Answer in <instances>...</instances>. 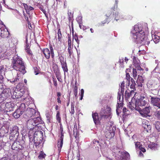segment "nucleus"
Wrapping results in <instances>:
<instances>
[{
    "mask_svg": "<svg viewBox=\"0 0 160 160\" xmlns=\"http://www.w3.org/2000/svg\"><path fill=\"white\" fill-rule=\"evenodd\" d=\"M148 30V25L146 23H138L135 25L131 32L133 35V41L137 43L148 45L150 42L148 41V38L145 32Z\"/></svg>",
    "mask_w": 160,
    "mask_h": 160,
    "instance_id": "nucleus-1",
    "label": "nucleus"
},
{
    "mask_svg": "<svg viewBox=\"0 0 160 160\" xmlns=\"http://www.w3.org/2000/svg\"><path fill=\"white\" fill-rule=\"evenodd\" d=\"M12 64L13 68L19 71L23 75L26 72L24 64L22 58L18 55H15L13 57Z\"/></svg>",
    "mask_w": 160,
    "mask_h": 160,
    "instance_id": "nucleus-2",
    "label": "nucleus"
},
{
    "mask_svg": "<svg viewBox=\"0 0 160 160\" xmlns=\"http://www.w3.org/2000/svg\"><path fill=\"white\" fill-rule=\"evenodd\" d=\"M147 103V99L144 96H138L137 99L133 97L132 98L131 102H129V107L131 109L133 110L139 106H144Z\"/></svg>",
    "mask_w": 160,
    "mask_h": 160,
    "instance_id": "nucleus-3",
    "label": "nucleus"
},
{
    "mask_svg": "<svg viewBox=\"0 0 160 160\" xmlns=\"http://www.w3.org/2000/svg\"><path fill=\"white\" fill-rule=\"evenodd\" d=\"M42 122L41 117H37L34 118L28 119L26 122V125L27 128L29 129H32L34 127L38 126Z\"/></svg>",
    "mask_w": 160,
    "mask_h": 160,
    "instance_id": "nucleus-4",
    "label": "nucleus"
},
{
    "mask_svg": "<svg viewBox=\"0 0 160 160\" xmlns=\"http://www.w3.org/2000/svg\"><path fill=\"white\" fill-rule=\"evenodd\" d=\"M43 137L42 132L38 131L35 132L34 142L36 147L38 146L40 143Z\"/></svg>",
    "mask_w": 160,
    "mask_h": 160,
    "instance_id": "nucleus-5",
    "label": "nucleus"
},
{
    "mask_svg": "<svg viewBox=\"0 0 160 160\" xmlns=\"http://www.w3.org/2000/svg\"><path fill=\"white\" fill-rule=\"evenodd\" d=\"M148 98L151 104L154 106L160 108V98L152 95L149 96Z\"/></svg>",
    "mask_w": 160,
    "mask_h": 160,
    "instance_id": "nucleus-6",
    "label": "nucleus"
},
{
    "mask_svg": "<svg viewBox=\"0 0 160 160\" xmlns=\"http://www.w3.org/2000/svg\"><path fill=\"white\" fill-rule=\"evenodd\" d=\"M121 94L118 93V96L117 97V109L116 110V113L117 115L118 116L119 114L121 112V109L122 107V102L123 100V96H122V100H121Z\"/></svg>",
    "mask_w": 160,
    "mask_h": 160,
    "instance_id": "nucleus-7",
    "label": "nucleus"
},
{
    "mask_svg": "<svg viewBox=\"0 0 160 160\" xmlns=\"http://www.w3.org/2000/svg\"><path fill=\"white\" fill-rule=\"evenodd\" d=\"M18 128L16 126H13L11 129L10 138L12 139L13 138L16 139L19 135Z\"/></svg>",
    "mask_w": 160,
    "mask_h": 160,
    "instance_id": "nucleus-8",
    "label": "nucleus"
},
{
    "mask_svg": "<svg viewBox=\"0 0 160 160\" xmlns=\"http://www.w3.org/2000/svg\"><path fill=\"white\" fill-rule=\"evenodd\" d=\"M22 78L21 74L18 73H17V76L15 78L10 79V82L12 83H14V84L18 83L17 87L19 88H20V86L21 85V84L22 85V83H21V82H22Z\"/></svg>",
    "mask_w": 160,
    "mask_h": 160,
    "instance_id": "nucleus-9",
    "label": "nucleus"
},
{
    "mask_svg": "<svg viewBox=\"0 0 160 160\" xmlns=\"http://www.w3.org/2000/svg\"><path fill=\"white\" fill-rule=\"evenodd\" d=\"M25 147V144H21L20 142L15 141L12 144V148L13 150L18 151L23 150Z\"/></svg>",
    "mask_w": 160,
    "mask_h": 160,
    "instance_id": "nucleus-10",
    "label": "nucleus"
},
{
    "mask_svg": "<svg viewBox=\"0 0 160 160\" xmlns=\"http://www.w3.org/2000/svg\"><path fill=\"white\" fill-rule=\"evenodd\" d=\"M111 114V108L107 107L106 109H102L100 112L101 118H108Z\"/></svg>",
    "mask_w": 160,
    "mask_h": 160,
    "instance_id": "nucleus-11",
    "label": "nucleus"
},
{
    "mask_svg": "<svg viewBox=\"0 0 160 160\" xmlns=\"http://www.w3.org/2000/svg\"><path fill=\"white\" fill-rule=\"evenodd\" d=\"M0 36L2 38H9L8 41H9V39L10 38L9 36V33L7 28H5L4 27L0 28Z\"/></svg>",
    "mask_w": 160,
    "mask_h": 160,
    "instance_id": "nucleus-12",
    "label": "nucleus"
},
{
    "mask_svg": "<svg viewBox=\"0 0 160 160\" xmlns=\"http://www.w3.org/2000/svg\"><path fill=\"white\" fill-rule=\"evenodd\" d=\"M151 109V107L149 106L139 111L140 114L143 117H150V115L149 114L150 112V110Z\"/></svg>",
    "mask_w": 160,
    "mask_h": 160,
    "instance_id": "nucleus-13",
    "label": "nucleus"
},
{
    "mask_svg": "<svg viewBox=\"0 0 160 160\" xmlns=\"http://www.w3.org/2000/svg\"><path fill=\"white\" fill-rule=\"evenodd\" d=\"M142 127L144 128L145 131L147 132H151V126L150 122L146 120H143L142 121Z\"/></svg>",
    "mask_w": 160,
    "mask_h": 160,
    "instance_id": "nucleus-14",
    "label": "nucleus"
},
{
    "mask_svg": "<svg viewBox=\"0 0 160 160\" xmlns=\"http://www.w3.org/2000/svg\"><path fill=\"white\" fill-rule=\"evenodd\" d=\"M8 155H9L10 160H20L22 158V153H15L13 155H12L11 153H8Z\"/></svg>",
    "mask_w": 160,
    "mask_h": 160,
    "instance_id": "nucleus-15",
    "label": "nucleus"
},
{
    "mask_svg": "<svg viewBox=\"0 0 160 160\" xmlns=\"http://www.w3.org/2000/svg\"><path fill=\"white\" fill-rule=\"evenodd\" d=\"M4 110L6 112H10L13 111L14 109V104L11 102H6L4 105Z\"/></svg>",
    "mask_w": 160,
    "mask_h": 160,
    "instance_id": "nucleus-16",
    "label": "nucleus"
},
{
    "mask_svg": "<svg viewBox=\"0 0 160 160\" xmlns=\"http://www.w3.org/2000/svg\"><path fill=\"white\" fill-rule=\"evenodd\" d=\"M36 111L32 108H28L26 111V114L28 117H31L36 113Z\"/></svg>",
    "mask_w": 160,
    "mask_h": 160,
    "instance_id": "nucleus-17",
    "label": "nucleus"
},
{
    "mask_svg": "<svg viewBox=\"0 0 160 160\" xmlns=\"http://www.w3.org/2000/svg\"><path fill=\"white\" fill-rule=\"evenodd\" d=\"M10 93L9 90L7 89H4L2 92L1 94V96L3 98V99H6L10 96Z\"/></svg>",
    "mask_w": 160,
    "mask_h": 160,
    "instance_id": "nucleus-18",
    "label": "nucleus"
},
{
    "mask_svg": "<svg viewBox=\"0 0 160 160\" xmlns=\"http://www.w3.org/2000/svg\"><path fill=\"white\" fill-rule=\"evenodd\" d=\"M92 115L94 122L95 124H98L99 123L100 119L99 118L98 113H92Z\"/></svg>",
    "mask_w": 160,
    "mask_h": 160,
    "instance_id": "nucleus-19",
    "label": "nucleus"
},
{
    "mask_svg": "<svg viewBox=\"0 0 160 160\" xmlns=\"http://www.w3.org/2000/svg\"><path fill=\"white\" fill-rule=\"evenodd\" d=\"M133 63L134 66L139 71L143 70V69L140 66L139 61H137L136 59L134 58Z\"/></svg>",
    "mask_w": 160,
    "mask_h": 160,
    "instance_id": "nucleus-20",
    "label": "nucleus"
},
{
    "mask_svg": "<svg viewBox=\"0 0 160 160\" xmlns=\"http://www.w3.org/2000/svg\"><path fill=\"white\" fill-rule=\"evenodd\" d=\"M42 52L47 59H48L50 58L51 52L47 48L43 49Z\"/></svg>",
    "mask_w": 160,
    "mask_h": 160,
    "instance_id": "nucleus-21",
    "label": "nucleus"
},
{
    "mask_svg": "<svg viewBox=\"0 0 160 160\" xmlns=\"http://www.w3.org/2000/svg\"><path fill=\"white\" fill-rule=\"evenodd\" d=\"M144 81V79H143L142 76L138 75V78L137 81V83L138 86L139 87H142Z\"/></svg>",
    "mask_w": 160,
    "mask_h": 160,
    "instance_id": "nucleus-22",
    "label": "nucleus"
},
{
    "mask_svg": "<svg viewBox=\"0 0 160 160\" xmlns=\"http://www.w3.org/2000/svg\"><path fill=\"white\" fill-rule=\"evenodd\" d=\"M152 39L151 40V42L152 43L154 42L155 44H157L159 41L160 37L159 36L155 34L152 35Z\"/></svg>",
    "mask_w": 160,
    "mask_h": 160,
    "instance_id": "nucleus-23",
    "label": "nucleus"
},
{
    "mask_svg": "<svg viewBox=\"0 0 160 160\" xmlns=\"http://www.w3.org/2000/svg\"><path fill=\"white\" fill-rule=\"evenodd\" d=\"M60 138L58 141V146L59 148L61 149L63 145L64 135L63 134H60Z\"/></svg>",
    "mask_w": 160,
    "mask_h": 160,
    "instance_id": "nucleus-24",
    "label": "nucleus"
},
{
    "mask_svg": "<svg viewBox=\"0 0 160 160\" xmlns=\"http://www.w3.org/2000/svg\"><path fill=\"white\" fill-rule=\"evenodd\" d=\"M24 92H25L24 90H22L21 91H18L17 92H15L13 94L15 98H18L23 97Z\"/></svg>",
    "mask_w": 160,
    "mask_h": 160,
    "instance_id": "nucleus-25",
    "label": "nucleus"
},
{
    "mask_svg": "<svg viewBox=\"0 0 160 160\" xmlns=\"http://www.w3.org/2000/svg\"><path fill=\"white\" fill-rule=\"evenodd\" d=\"M22 113H23L21 111L17 109L15 112L13 113V116L15 118H19Z\"/></svg>",
    "mask_w": 160,
    "mask_h": 160,
    "instance_id": "nucleus-26",
    "label": "nucleus"
},
{
    "mask_svg": "<svg viewBox=\"0 0 160 160\" xmlns=\"http://www.w3.org/2000/svg\"><path fill=\"white\" fill-rule=\"evenodd\" d=\"M158 147L157 144L151 142L148 145V147L152 150H155Z\"/></svg>",
    "mask_w": 160,
    "mask_h": 160,
    "instance_id": "nucleus-27",
    "label": "nucleus"
},
{
    "mask_svg": "<svg viewBox=\"0 0 160 160\" xmlns=\"http://www.w3.org/2000/svg\"><path fill=\"white\" fill-rule=\"evenodd\" d=\"M115 133L113 132H110L107 131L106 132L105 136L107 138H113L114 136Z\"/></svg>",
    "mask_w": 160,
    "mask_h": 160,
    "instance_id": "nucleus-28",
    "label": "nucleus"
},
{
    "mask_svg": "<svg viewBox=\"0 0 160 160\" xmlns=\"http://www.w3.org/2000/svg\"><path fill=\"white\" fill-rule=\"evenodd\" d=\"M8 130L6 129L2 128L0 130V137H3L5 135V134L8 133Z\"/></svg>",
    "mask_w": 160,
    "mask_h": 160,
    "instance_id": "nucleus-29",
    "label": "nucleus"
},
{
    "mask_svg": "<svg viewBox=\"0 0 160 160\" xmlns=\"http://www.w3.org/2000/svg\"><path fill=\"white\" fill-rule=\"evenodd\" d=\"M122 155L124 157L125 159L122 158V160H128L129 159L130 155L128 152L126 151L124 152Z\"/></svg>",
    "mask_w": 160,
    "mask_h": 160,
    "instance_id": "nucleus-30",
    "label": "nucleus"
},
{
    "mask_svg": "<svg viewBox=\"0 0 160 160\" xmlns=\"http://www.w3.org/2000/svg\"><path fill=\"white\" fill-rule=\"evenodd\" d=\"M25 108L26 106L25 104L24 103H22L20 104L19 108L18 109L21 111L23 113L25 111Z\"/></svg>",
    "mask_w": 160,
    "mask_h": 160,
    "instance_id": "nucleus-31",
    "label": "nucleus"
},
{
    "mask_svg": "<svg viewBox=\"0 0 160 160\" xmlns=\"http://www.w3.org/2000/svg\"><path fill=\"white\" fill-rule=\"evenodd\" d=\"M73 92L75 98H77L78 97V87L77 81L75 83V86L73 88Z\"/></svg>",
    "mask_w": 160,
    "mask_h": 160,
    "instance_id": "nucleus-32",
    "label": "nucleus"
},
{
    "mask_svg": "<svg viewBox=\"0 0 160 160\" xmlns=\"http://www.w3.org/2000/svg\"><path fill=\"white\" fill-rule=\"evenodd\" d=\"M53 71L56 76L60 74L59 70L57 65H55L53 67Z\"/></svg>",
    "mask_w": 160,
    "mask_h": 160,
    "instance_id": "nucleus-33",
    "label": "nucleus"
},
{
    "mask_svg": "<svg viewBox=\"0 0 160 160\" xmlns=\"http://www.w3.org/2000/svg\"><path fill=\"white\" fill-rule=\"evenodd\" d=\"M107 128L108 131L110 132H113L115 133L116 128L114 125H110L109 127H107Z\"/></svg>",
    "mask_w": 160,
    "mask_h": 160,
    "instance_id": "nucleus-34",
    "label": "nucleus"
},
{
    "mask_svg": "<svg viewBox=\"0 0 160 160\" xmlns=\"http://www.w3.org/2000/svg\"><path fill=\"white\" fill-rule=\"evenodd\" d=\"M122 19V16H121V14L118 12H117L115 14V19L118 21L119 19Z\"/></svg>",
    "mask_w": 160,
    "mask_h": 160,
    "instance_id": "nucleus-35",
    "label": "nucleus"
},
{
    "mask_svg": "<svg viewBox=\"0 0 160 160\" xmlns=\"http://www.w3.org/2000/svg\"><path fill=\"white\" fill-rule=\"evenodd\" d=\"M131 84L130 85V88L133 90H135L136 84L135 82V81L133 78H132L131 79Z\"/></svg>",
    "mask_w": 160,
    "mask_h": 160,
    "instance_id": "nucleus-36",
    "label": "nucleus"
},
{
    "mask_svg": "<svg viewBox=\"0 0 160 160\" xmlns=\"http://www.w3.org/2000/svg\"><path fill=\"white\" fill-rule=\"evenodd\" d=\"M73 35V39H74L77 44H78V45L79 44V40L78 39V36L76 34H75V35H74L73 32L72 33Z\"/></svg>",
    "mask_w": 160,
    "mask_h": 160,
    "instance_id": "nucleus-37",
    "label": "nucleus"
},
{
    "mask_svg": "<svg viewBox=\"0 0 160 160\" xmlns=\"http://www.w3.org/2000/svg\"><path fill=\"white\" fill-rule=\"evenodd\" d=\"M62 66L65 73V72H68V69L67 66V64L66 62H65L64 64H62Z\"/></svg>",
    "mask_w": 160,
    "mask_h": 160,
    "instance_id": "nucleus-38",
    "label": "nucleus"
},
{
    "mask_svg": "<svg viewBox=\"0 0 160 160\" xmlns=\"http://www.w3.org/2000/svg\"><path fill=\"white\" fill-rule=\"evenodd\" d=\"M155 126L157 130L159 132H160V122H155Z\"/></svg>",
    "mask_w": 160,
    "mask_h": 160,
    "instance_id": "nucleus-39",
    "label": "nucleus"
},
{
    "mask_svg": "<svg viewBox=\"0 0 160 160\" xmlns=\"http://www.w3.org/2000/svg\"><path fill=\"white\" fill-rule=\"evenodd\" d=\"M124 82H122V83H121V86H120V88H121V93L123 94V93L124 92Z\"/></svg>",
    "mask_w": 160,
    "mask_h": 160,
    "instance_id": "nucleus-40",
    "label": "nucleus"
},
{
    "mask_svg": "<svg viewBox=\"0 0 160 160\" xmlns=\"http://www.w3.org/2000/svg\"><path fill=\"white\" fill-rule=\"evenodd\" d=\"M126 78L127 81V85L129 86L130 84V77L129 74L128 73H126Z\"/></svg>",
    "mask_w": 160,
    "mask_h": 160,
    "instance_id": "nucleus-41",
    "label": "nucleus"
},
{
    "mask_svg": "<svg viewBox=\"0 0 160 160\" xmlns=\"http://www.w3.org/2000/svg\"><path fill=\"white\" fill-rule=\"evenodd\" d=\"M46 156V154L42 151H41L40 153L38 158L39 159H42L44 158Z\"/></svg>",
    "mask_w": 160,
    "mask_h": 160,
    "instance_id": "nucleus-42",
    "label": "nucleus"
},
{
    "mask_svg": "<svg viewBox=\"0 0 160 160\" xmlns=\"http://www.w3.org/2000/svg\"><path fill=\"white\" fill-rule=\"evenodd\" d=\"M131 94L129 91H126L125 92V97L126 98L128 99L131 96Z\"/></svg>",
    "mask_w": 160,
    "mask_h": 160,
    "instance_id": "nucleus-43",
    "label": "nucleus"
},
{
    "mask_svg": "<svg viewBox=\"0 0 160 160\" xmlns=\"http://www.w3.org/2000/svg\"><path fill=\"white\" fill-rule=\"evenodd\" d=\"M70 113L73 114L74 113V105L73 103H71V111H70Z\"/></svg>",
    "mask_w": 160,
    "mask_h": 160,
    "instance_id": "nucleus-44",
    "label": "nucleus"
},
{
    "mask_svg": "<svg viewBox=\"0 0 160 160\" xmlns=\"http://www.w3.org/2000/svg\"><path fill=\"white\" fill-rule=\"evenodd\" d=\"M73 47H68V52L69 54V56H71L72 54L73 53L72 49Z\"/></svg>",
    "mask_w": 160,
    "mask_h": 160,
    "instance_id": "nucleus-45",
    "label": "nucleus"
},
{
    "mask_svg": "<svg viewBox=\"0 0 160 160\" xmlns=\"http://www.w3.org/2000/svg\"><path fill=\"white\" fill-rule=\"evenodd\" d=\"M82 17L79 16L76 18V20L78 22L79 24L82 23Z\"/></svg>",
    "mask_w": 160,
    "mask_h": 160,
    "instance_id": "nucleus-46",
    "label": "nucleus"
},
{
    "mask_svg": "<svg viewBox=\"0 0 160 160\" xmlns=\"http://www.w3.org/2000/svg\"><path fill=\"white\" fill-rule=\"evenodd\" d=\"M92 144H96V145H98L101 146V144L100 143L99 141L95 139H94L92 143Z\"/></svg>",
    "mask_w": 160,
    "mask_h": 160,
    "instance_id": "nucleus-47",
    "label": "nucleus"
},
{
    "mask_svg": "<svg viewBox=\"0 0 160 160\" xmlns=\"http://www.w3.org/2000/svg\"><path fill=\"white\" fill-rule=\"evenodd\" d=\"M132 73L134 78H136L137 76V72L136 69H133Z\"/></svg>",
    "mask_w": 160,
    "mask_h": 160,
    "instance_id": "nucleus-48",
    "label": "nucleus"
},
{
    "mask_svg": "<svg viewBox=\"0 0 160 160\" xmlns=\"http://www.w3.org/2000/svg\"><path fill=\"white\" fill-rule=\"evenodd\" d=\"M0 160H10V158L9 157V155L7 154V155L2 158Z\"/></svg>",
    "mask_w": 160,
    "mask_h": 160,
    "instance_id": "nucleus-49",
    "label": "nucleus"
},
{
    "mask_svg": "<svg viewBox=\"0 0 160 160\" xmlns=\"http://www.w3.org/2000/svg\"><path fill=\"white\" fill-rule=\"evenodd\" d=\"M58 38L59 41H60L62 37V34L60 29H59L58 31Z\"/></svg>",
    "mask_w": 160,
    "mask_h": 160,
    "instance_id": "nucleus-50",
    "label": "nucleus"
},
{
    "mask_svg": "<svg viewBox=\"0 0 160 160\" xmlns=\"http://www.w3.org/2000/svg\"><path fill=\"white\" fill-rule=\"evenodd\" d=\"M50 52H51V55L52 57L53 58L54 57V51L53 49V48L52 46L50 47Z\"/></svg>",
    "mask_w": 160,
    "mask_h": 160,
    "instance_id": "nucleus-51",
    "label": "nucleus"
},
{
    "mask_svg": "<svg viewBox=\"0 0 160 160\" xmlns=\"http://www.w3.org/2000/svg\"><path fill=\"white\" fill-rule=\"evenodd\" d=\"M29 138L30 142H32L33 141V142H34V134L33 136L29 135Z\"/></svg>",
    "mask_w": 160,
    "mask_h": 160,
    "instance_id": "nucleus-52",
    "label": "nucleus"
},
{
    "mask_svg": "<svg viewBox=\"0 0 160 160\" xmlns=\"http://www.w3.org/2000/svg\"><path fill=\"white\" fill-rule=\"evenodd\" d=\"M135 145L136 148H139V146L141 147L142 146L141 145L140 142H135Z\"/></svg>",
    "mask_w": 160,
    "mask_h": 160,
    "instance_id": "nucleus-53",
    "label": "nucleus"
},
{
    "mask_svg": "<svg viewBox=\"0 0 160 160\" xmlns=\"http://www.w3.org/2000/svg\"><path fill=\"white\" fill-rule=\"evenodd\" d=\"M73 134L75 137H76L78 134V130L77 128H74L73 130Z\"/></svg>",
    "mask_w": 160,
    "mask_h": 160,
    "instance_id": "nucleus-54",
    "label": "nucleus"
},
{
    "mask_svg": "<svg viewBox=\"0 0 160 160\" xmlns=\"http://www.w3.org/2000/svg\"><path fill=\"white\" fill-rule=\"evenodd\" d=\"M79 27L81 29H82L83 30H84L86 29V27L83 25H82V23L79 24Z\"/></svg>",
    "mask_w": 160,
    "mask_h": 160,
    "instance_id": "nucleus-55",
    "label": "nucleus"
},
{
    "mask_svg": "<svg viewBox=\"0 0 160 160\" xmlns=\"http://www.w3.org/2000/svg\"><path fill=\"white\" fill-rule=\"evenodd\" d=\"M139 150L141 151V152H146L145 149L143 148H142V146L141 147L139 146Z\"/></svg>",
    "mask_w": 160,
    "mask_h": 160,
    "instance_id": "nucleus-56",
    "label": "nucleus"
},
{
    "mask_svg": "<svg viewBox=\"0 0 160 160\" xmlns=\"http://www.w3.org/2000/svg\"><path fill=\"white\" fill-rule=\"evenodd\" d=\"M28 9H27V13L29 12V10H34V8L30 6H28Z\"/></svg>",
    "mask_w": 160,
    "mask_h": 160,
    "instance_id": "nucleus-57",
    "label": "nucleus"
},
{
    "mask_svg": "<svg viewBox=\"0 0 160 160\" xmlns=\"http://www.w3.org/2000/svg\"><path fill=\"white\" fill-rule=\"evenodd\" d=\"M107 22V19H106V20L102 22L101 23H100L98 24V26H103L104 25V24L106 23Z\"/></svg>",
    "mask_w": 160,
    "mask_h": 160,
    "instance_id": "nucleus-58",
    "label": "nucleus"
},
{
    "mask_svg": "<svg viewBox=\"0 0 160 160\" xmlns=\"http://www.w3.org/2000/svg\"><path fill=\"white\" fill-rule=\"evenodd\" d=\"M154 85H152L151 86H149V89L151 90H155L156 88H155V87H154Z\"/></svg>",
    "mask_w": 160,
    "mask_h": 160,
    "instance_id": "nucleus-59",
    "label": "nucleus"
},
{
    "mask_svg": "<svg viewBox=\"0 0 160 160\" xmlns=\"http://www.w3.org/2000/svg\"><path fill=\"white\" fill-rule=\"evenodd\" d=\"M56 77L59 81H60V82H61L62 79L61 77L60 74L56 76Z\"/></svg>",
    "mask_w": 160,
    "mask_h": 160,
    "instance_id": "nucleus-60",
    "label": "nucleus"
},
{
    "mask_svg": "<svg viewBox=\"0 0 160 160\" xmlns=\"http://www.w3.org/2000/svg\"><path fill=\"white\" fill-rule=\"evenodd\" d=\"M25 50L26 52H27V53L29 54H31V51L29 48H25Z\"/></svg>",
    "mask_w": 160,
    "mask_h": 160,
    "instance_id": "nucleus-61",
    "label": "nucleus"
},
{
    "mask_svg": "<svg viewBox=\"0 0 160 160\" xmlns=\"http://www.w3.org/2000/svg\"><path fill=\"white\" fill-rule=\"evenodd\" d=\"M60 62L61 63V65H62V64H64L65 63H64V62L63 57H61L60 58Z\"/></svg>",
    "mask_w": 160,
    "mask_h": 160,
    "instance_id": "nucleus-62",
    "label": "nucleus"
},
{
    "mask_svg": "<svg viewBox=\"0 0 160 160\" xmlns=\"http://www.w3.org/2000/svg\"><path fill=\"white\" fill-rule=\"evenodd\" d=\"M123 59H124L123 58H121V59H119V62L121 65H123L122 63H123V61H124Z\"/></svg>",
    "mask_w": 160,
    "mask_h": 160,
    "instance_id": "nucleus-63",
    "label": "nucleus"
},
{
    "mask_svg": "<svg viewBox=\"0 0 160 160\" xmlns=\"http://www.w3.org/2000/svg\"><path fill=\"white\" fill-rule=\"evenodd\" d=\"M23 6L25 9L26 10V12H27V9H28V6L26 4L24 3L23 4Z\"/></svg>",
    "mask_w": 160,
    "mask_h": 160,
    "instance_id": "nucleus-64",
    "label": "nucleus"
}]
</instances>
